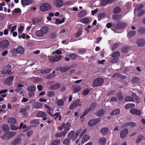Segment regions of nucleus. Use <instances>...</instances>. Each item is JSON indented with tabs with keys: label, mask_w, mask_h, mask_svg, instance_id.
Returning a JSON list of instances; mask_svg holds the SVG:
<instances>
[{
	"label": "nucleus",
	"mask_w": 145,
	"mask_h": 145,
	"mask_svg": "<svg viewBox=\"0 0 145 145\" xmlns=\"http://www.w3.org/2000/svg\"><path fill=\"white\" fill-rule=\"evenodd\" d=\"M48 31V28L47 26L42 27L40 30H37L36 31V35L38 37H42L44 34H46Z\"/></svg>",
	"instance_id": "1"
},
{
	"label": "nucleus",
	"mask_w": 145,
	"mask_h": 145,
	"mask_svg": "<svg viewBox=\"0 0 145 145\" xmlns=\"http://www.w3.org/2000/svg\"><path fill=\"white\" fill-rule=\"evenodd\" d=\"M24 51V48L22 46H19L17 48L12 49L11 51V52L12 53V55L15 56L16 55V52L19 54H22Z\"/></svg>",
	"instance_id": "2"
},
{
	"label": "nucleus",
	"mask_w": 145,
	"mask_h": 145,
	"mask_svg": "<svg viewBox=\"0 0 145 145\" xmlns=\"http://www.w3.org/2000/svg\"><path fill=\"white\" fill-rule=\"evenodd\" d=\"M11 67V65H6L3 68L2 70L1 71V73L2 74H11L12 70L10 69Z\"/></svg>",
	"instance_id": "3"
},
{
	"label": "nucleus",
	"mask_w": 145,
	"mask_h": 145,
	"mask_svg": "<svg viewBox=\"0 0 145 145\" xmlns=\"http://www.w3.org/2000/svg\"><path fill=\"white\" fill-rule=\"evenodd\" d=\"M36 87L34 85L29 86L27 88V89L29 92L28 94V95L29 97H32L35 95V91Z\"/></svg>",
	"instance_id": "4"
},
{
	"label": "nucleus",
	"mask_w": 145,
	"mask_h": 145,
	"mask_svg": "<svg viewBox=\"0 0 145 145\" xmlns=\"http://www.w3.org/2000/svg\"><path fill=\"white\" fill-rule=\"evenodd\" d=\"M16 133V132H14L12 131L8 132H6L3 136L1 137L3 140H7L14 136Z\"/></svg>",
	"instance_id": "5"
},
{
	"label": "nucleus",
	"mask_w": 145,
	"mask_h": 145,
	"mask_svg": "<svg viewBox=\"0 0 145 145\" xmlns=\"http://www.w3.org/2000/svg\"><path fill=\"white\" fill-rule=\"evenodd\" d=\"M103 79L101 78H96L93 81L92 85L95 87H96L101 85L103 83Z\"/></svg>",
	"instance_id": "6"
},
{
	"label": "nucleus",
	"mask_w": 145,
	"mask_h": 145,
	"mask_svg": "<svg viewBox=\"0 0 145 145\" xmlns=\"http://www.w3.org/2000/svg\"><path fill=\"white\" fill-rule=\"evenodd\" d=\"M51 8V7L50 4L46 3L41 5L40 7V9L41 11L44 12L50 10Z\"/></svg>",
	"instance_id": "7"
},
{
	"label": "nucleus",
	"mask_w": 145,
	"mask_h": 145,
	"mask_svg": "<svg viewBox=\"0 0 145 145\" xmlns=\"http://www.w3.org/2000/svg\"><path fill=\"white\" fill-rule=\"evenodd\" d=\"M9 45V42L7 40L0 41V48H5L8 47Z\"/></svg>",
	"instance_id": "8"
},
{
	"label": "nucleus",
	"mask_w": 145,
	"mask_h": 145,
	"mask_svg": "<svg viewBox=\"0 0 145 145\" xmlns=\"http://www.w3.org/2000/svg\"><path fill=\"white\" fill-rule=\"evenodd\" d=\"M136 42L138 46L140 47H143L145 44V40L142 39H137Z\"/></svg>",
	"instance_id": "9"
},
{
	"label": "nucleus",
	"mask_w": 145,
	"mask_h": 145,
	"mask_svg": "<svg viewBox=\"0 0 145 145\" xmlns=\"http://www.w3.org/2000/svg\"><path fill=\"white\" fill-rule=\"evenodd\" d=\"M69 138L72 140V141H74L77 138L74 131H72L70 132L68 135Z\"/></svg>",
	"instance_id": "10"
},
{
	"label": "nucleus",
	"mask_w": 145,
	"mask_h": 145,
	"mask_svg": "<svg viewBox=\"0 0 145 145\" xmlns=\"http://www.w3.org/2000/svg\"><path fill=\"white\" fill-rule=\"evenodd\" d=\"M14 79V77L12 76H9L5 80L4 84L10 85L12 84L11 81Z\"/></svg>",
	"instance_id": "11"
},
{
	"label": "nucleus",
	"mask_w": 145,
	"mask_h": 145,
	"mask_svg": "<svg viewBox=\"0 0 145 145\" xmlns=\"http://www.w3.org/2000/svg\"><path fill=\"white\" fill-rule=\"evenodd\" d=\"M128 129L125 128L120 133V137L121 138H125L128 134Z\"/></svg>",
	"instance_id": "12"
},
{
	"label": "nucleus",
	"mask_w": 145,
	"mask_h": 145,
	"mask_svg": "<svg viewBox=\"0 0 145 145\" xmlns=\"http://www.w3.org/2000/svg\"><path fill=\"white\" fill-rule=\"evenodd\" d=\"M126 25V24L125 23H119L117 24L115 28L116 29H122L125 27Z\"/></svg>",
	"instance_id": "13"
},
{
	"label": "nucleus",
	"mask_w": 145,
	"mask_h": 145,
	"mask_svg": "<svg viewBox=\"0 0 145 145\" xmlns=\"http://www.w3.org/2000/svg\"><path fill=\"white\" fill-rule=\"evenodd\" d=\"M80 103V100L78 99L76 100L73 103V104L71 105L70 107V108L71 109H73L74 108L76 107L78 105L79 106H80L81 105V104H79Z\"/></svg>",
	"instance_id": "14"
},
{
	"label": "nucleus",
	"mask_w": 145,
	"mask_h": 145,
	"mask_svg": "<svg viewBox=\"0 0 145 145\" xmlns=\"http://www.w3.org/2000/svg\"><path fill=\"white\" fill-rule=\"evenodd\" d=\"M22 140V138L20 137H18L13 140L11 142L12 145L18 144Z\"/></svg>",
	"instance_id": "15"
},
{
	"label": "nucleus",
	"mask_w": 145,
	"mask_h": 145,
	"mask_svg": "<svg viewBox=\"0 0 145 145\" xmlns=\"http://www.w3.org/2000/svg\"><path fill=\"white\" fill-rule=\"evenodd\" d=\"M130 112L131 113L134 115H140L141 112L139 110H137L134 108H132L130 109Z\"/></svg>",
	"instance_id": "16"
},
{
	"label": "nucleus",
	"mask_w": 145,
	"mask_h": 145,
	"mask_svg": "<svg viewBox=\"0 0 145 145\" xmlns=\"http://www.w3.org/2000/svg\"><path fill=\"white\" fill-rule=\"evenodd\" d=\"M60 86V85L59 84H54L51 85L49 88L52 90H57L59 88Z\"/></svg>",
	"instance_id": "17"
},
{
	"label": "nucleus",
	"mask_w": 145,
	"mask_h": 145,
	"mask_svg": "<svg viewBox=\"0 0 145 145\" xmlns=\"http://www.w3.org/2000/svg\"><path fill=\"white\" fill-rule=\"evenodd\" d=\"M67 133L66 131L64 130L61 133H56L55 134V137L56 138H57L58 137H60L62 136H65Z\"/></svg>",
	"instance_id": "18"
},
{
	"label": "nucleus",
	"mask_w": 145,
	"mask_h": 145,
	"mask_svg": "<svg viewBox=\"0 0 145 145\" xmlns=\"http://www.w3.org/2000/svg\"><path fill=\"white\" fill-rule=\"evenodd\" d=\"M116 77H118L121 79H124L126 78L125 76L122 75L119 73H116L112 76V78H114Z\"/></svg>",
	"instance_id": "19"
},
{
	"label": "nucleus",
	"mask_w": 145,
	"mask_h": 145,
	"mask_svg": "<svg viewBox=\"0 0 145 145\" xmlns=\"http://www.w3.org/2000/svg\"><path fill=\"white\" fill-rule=\"evenodd\" d=\"M54 5L57 7H61L63 5L62 1L61 0H57L55 2Z\"/></svg>",
	"instance_id": "20"
},
{
	"label": "nucleus",
	"mask_w": 145,
	"mask_h": 145,
	"mask_svg": "<svg viewBox=\"0 0 145 145\" xmlns=\"http://www.w3.org/2000/svg\"><path fill=\"white\" fill-rule=\"evenodd\" d=\"M109 129L107 127H104L102 128L100 130V132L104 135H106L108 133Z\"/></svg>",
	"instance_id": "21"
},
{
	"label": "nucleus",
	"mask_w": 145,
	"mask_h": 145,
	"mask_svg": "<svg viewBox=\"0 0 145 145\" xmlns=\"http://www.w3.org/2000/svg\"><path fill=\"white\" fill-rule=\"evenodd\" d=\"M120 110L119 109L116 108L114 110L110 113V115L112 116H114L117 115L120 112Z\"/></svg>",
	"instance_id": "22"
},
{
	"label": "nucleus",
	"mask_w": 145,
	"mask_h": 145,
	"mask_svg": "<svg viewBox=\"0 0 145 145\" xmlns=\"http://www.w3.org/2000/svg\"><path fill=\"white\" fill-rule=\"evenodd\" d=\"M61 56H58L54 57L53 59L50 61L51 63H52L55 62H57L61 59L62 58Z\"/></svg>",
	"instance_id": "23"
},
{
	"label": "nucleus",
	"mask_w": 145,
	"mask_h": 145,
	"mask_svg": "<svg viewBox=\"0 0 145 145\" xmlns=\"http://www.w3.org/2000/svg\"><path fill=\"white\" fill-rule=\"evenodd\" d=\"M90 137L88 135H86L83 137L81 141L82 144H83L84 142L89 140Z\"/></svg>",
	"instance_id": "24"
},
{
	"label": "nucleus",
	"mask_w": 145,
	"mask_h": 145,
	"mask_svg": "<svg viewBox=\"0 0 145 145\" xmlns=\"http://www.w3.org/2000/svg\"><path fill=\"white\" fill-rule=\"evenodd\" d=\"M8 123L12 124H15L16 123V120L14 118H8Z\"/></svg>",
	"instance_id": "25"
},
{
	"label": "nucleus",
	"mask_w": 145,
	"mask_h": 145,
	"mask_svg": "<svg viewBox=\"0 0 145 145\" xmlns=\"http://www.w3.org/2000/svg\"><path fill=\"white\" fill-rule=\"evenodd\" d=\"M70 59L73 60H74L77 57V55L76 54L74 53H72L69 54L68 55Z\"/></svg>",
	"instance_id": "26"
},
{
	"label": "nucleus",
	"mask_w": 145,
	"mask_h": 145,
	"mask_svg": "<svg viewBox=\"0 0 145 145\" xmlns=\"http://www.w3.org/2000/svg\"><path fill=\"white\" fill-rule=\"evenodd\" d=\"M115 0H101V4L102 5H103L108 3H112Z\"/></svg>",
	"instance_id": "27"
},
{
	"label": "nucleus",
	"mask_w": 145,
	"mask_h": 145,
	"mask_svg": "<svg viewBox=\"0 0 145 145\" xmlns=\"http://www.w3.org/2000/svg\"><path fill=\"white\" fill-rule=\"evenodd\" d=\"M33 106L35 108L38 109L41 108L42 106V105L40 103L37 102L34 103Z\"/></svg>",
	"instance_id": "28"
},
{
	"label": "nucleus",
	"mask_w": 145,
	"mask_h": 145,
	"mask_svg": "<svg viewBox=\"0 0 145 145\" xmlns=\"http://www.w3.org/2000/svg\"><path fill=\"white\" fill-rule=\"evenodd\" d=\"M32 1V0H21L22 4L25 5L31 3Z\"/></svg>",
	"instance_id": "29"
},
{
	"label": "nucleus",
	"mask_w": 145,
	"mask_h": 145,
	"mask_svg": "<svg viewBox=\"0 0 145 145\" xmlns=\"http://www.w3.org/2000/svg\"><path fill=\"white\" fill-rule=\"evenodd\" d=\"M70 68L68 66H64L63 67H61L59 68V70L62 72H65L68 71Z\"/></svg>",
	"instance_id": "30"
},
{
	"label": "nucleus",
	"mask_w": 145,
	"mask_h": 145,
	"mask_svg": "<svg viewBox=\"0 0 145 145\" xmlns=\"http://www.w3.org/2000/svg\"><path fill=\"white\" fill-rule=\"evenodd\" d=\"M136 33V32L135 31H131L128 33L127 35L128 37L131 38L134 36Z\"/></svg>",
	"instance_id": "31"
},
{
	"label": "nucleus",
	"mask_w": 145,
	"mask_h": 145,
	"mask_svg": "<svg viewBox=\"0 0 145 145\" xmlns=\"http://www.w3.org/2000/svg\"><path fill=\"white\" fill-rule=\"evenodd\" d=\"M132 97L135 100H136L137 102L138 103L140 102V99L138 96L136 95L135 93H132L131 95Z\"/></svg>",
	"instance_id": "32"
},
{
	"label": "nucleus",
	"mask_w": 145,
	"mask_h": 145,
	"mask_svg": "<svg viewBox=\"0 0 145 145\" xmlns=\"http://www.w3.org/2000/svg\"><path fill=\"white\" fill-rule=\"evenodd\" d=\"M71 125L69 122H67L65 124V126H64L65 129L64 131H65L67 133L68 131L69 130V127L71 126Z\"/></svg>",
	"instance_id": "33"
},
{
	"label": "nucleus",
	"mask_w": 145,
	"mask_h": 145,
	"mask_svg": "<svg viewBox=\"0 0 145 145\" xmlns=\"http://www.w3.org/2000/svg\"><path fill=\"white\" fill-rule=\"evenodd\" d=\"M143 6L144 5L143 4H139L134 9V12L136 11L138 12L141 10L143 8Z\"/></svg>",
	"instance_id": "34"
},
{
	"label": "nucleus",
	"mask_w": 145,
	"mask_h": 145,
	"mask_svg": "<svg viewBox=\"0 0 145 145\" xmlns=\"http://www.w3.org/2000/svg\"><path fill=\"white\" fill-rule=\"evenodd\" d=\"M138 33L140 34H143L145 33V28L144 27H139L138 29Z\"/></svg>",
	"instance_id": "35"
},
{
	"label": "nucleus",
	"mask_w": 145,
	"mask_h": 145,
	"mask_svg": "<svg viewBox=\"0 0 145 145\" xmlns=\"http://www.w3.org/2000/svg\"><path fill=\"white\" fill-rule=\"evenodd\" d=\"M106 142V139L105 137L100 138L99 140V142L101 145H104Z\"/></svg>",
	"instance_id": "36"
},
{
	"label": "nucleus",
	"mask_w": 145,
	"mask_h": 145,
	"mask_svg": "<svg viewBox=\"0 0 145 145\" xmlns=\"http://www.w3.org/2000/svg\"><path fill=\"white\" fill-rule=\"evenodd\" d=\"M105 112L104 110L100 109L97 112L96 115L98 116H100L103 115Z\"/></svg>",
	"instance_id": "37"
},
{
	"label": "nucleus",
	"mask_w": 145,
	"mask_h": 145,
	"mask_svg": "<svg viewBox=\"0 0 145 145\" xmlns=\"http://www.w3.org/2000/svg\"><path fill=\"white\" fill-rule=\"evenodd\" d=\"M87 14V12L85 10H82L79 12L78 14V16L82 17L85 16Z\"/></svg>",
	"instance_id": "38"
},
{
	"label": "nucleus",
	"mask_w": 145,
	"mask_h": 145,
	"mask_svg": "<svg viewBox=\"0 0 145 145\" xmlns=\"http://www.w3.org/2000/svg\"><path fill=\"white\" fill-rule=\"evenodd\" d=\"M24 86L21 84H18L17 85V88L15 90L17 92H20L22 90V88L21 87H23Z\"/></svg>",
	"instance_id": "39"
},
{
	"label": "nucleus",
	"mask_w": 145,
	"mask_h": 145,
	"mask_svg": "<svg viewBox=\"0 0 145 145\" xmlns=\"http://www.w3.org/2000/svg\"><path fill=\"white\" fill-rule=\"evenodd\" d=\"M46 115L45 112L40 111L37 114L36 116L38 117H42L45 116Z\"/></svg>",
	"instance_id": "40"
},
{
	"label": "nucleus",
	"mask_w": 145,
	"mask_h": 145,
	"mask_svg": "<svg viewBox=\"0 0 145 145\" xmlns=\"http://www.w3.org/2000/svg\"><path fill=\"white\" fill-rule=\"evenodd\" d=\"M139 81V78L138 77H134L132 79V83L133 84H135L138 83Z\"/></svg>",
	"instance_id": "41"
},
{
	"label": "nucleus",
	"mask_w": 145,
	"mask_h": 145,
	"mask_svg": "<svg viewBox=\"0 0 145 145\" xmlns=\"http://www.w3.org/2000/svg\"><path fill=\"white\" fill-rule=\"evenodd\" d=\"M65 18H63L61 20L59 19H56V24H60L63 22L65 21Z\"/></svg>",
	"instance_id": "42"
},
{
	"label": "nucleus",
	"mask_w": 145,
	"mask_h": 145,
	"mask_svg": "<svg viewBox=\"0 0 145 145\" xmlns=\"http://www.w3.org/2000/svg\"><path fill=\"white\" fill-rule=\"evenodd\" d=\"M121 11V8L120 7H117L114 9L113 12L114 14H118Z\"/></svg>",
	"instance_id": "43"
},
{
	"label": "nucleus",
	"mask_w": 145,
	"mask_h": 145,
	"mask_svg": "<svg viewBox=\"0 0 145 145\" xmlns=\"http://www.w3.org/2000/svg\"><path fill=\"white\" fill-rule=\"evenodd\" d=\"M106 14L105 13H101L98 15V18L99 20H101V19L105 18Z\"/></svg>",
	"instance_id": "44"
},
{
	"label": "nucleus",
	"mask_w": 145,
	"mask_h": 145,
	"mask_svg": "<svg viewBox=\"0 0 145 145\" xmlns=\"http://www.w3.org/2000/svg\"><path fill=\"white\" fill-rule=\"evenodd\" d=\"M60 140L59 139L55 140L52 142L50 145H57L59 144Z\"/></svg>",
	"instance_id": "45"
},
{
	"label": "nucleus",
	"mask_w": 145,
	"mask_h": 145,
	"mask_svg": "<svg viewBox=\"0 0 145 145\" xmlns=\"http://www.w3.org/2000/svg\"><path fill=\"white\" fill-rule=\"evenodd\" d=\"M81 22L84 24H87L89 22V18H82L81 20Z\"/></svg>",
	"instance_id": "46"
},
{
	"label": "nucleus",
	"mask_w": 145,
	"mask_h": 145,
	"mask_svg": "<svg viewBox=\"0 0 145 145\" xmlns=\"http://www.w3.org/2000/svg\"><path fill=\"white\" fill-rule=\"evenodd\" d=\"M143 136L141 134L138 135L137 137V138L136 140V142L137 143H139L143 137Z\"/></svg>",
	"instance_id": "47"
},
{
	"label": "nucleus",
	"mask_w": 145,
	"mask_h": 145,
	"mask_svg": "<svg viewBox=\"0 0 145 145\" xmlns=\"http://www.w3.org/2000/svg\"><path fill=\"white\" fill-rule=\"evenodd\" d=\"M135 106V105L134 104H128L125 105V108L126 109H128L129 108L134 107Z\"/></svg>",
	"instance_id": "48"
},
{
	"label": "nucleus",
	"mask_w": 145,
	"mask_h": 145,
	"mask_svg": "<svg viewBox=\"0 0 145 145\" xmlns=\"http://www.w3.org/2000/svg\"><path fill=\"white\" fill-rule=\"evenodd\" d=\"M50 70V68H46L45 69H42L41 71V72L43 74L48 73Z\"/></svg>",
	"instance_id": "49"
},
{
	"label": "nucleus",
	"mask_w": 145,
	"mask_h": 145,
	"mask_svg": "<svg viewBox=\"0 0 145 145\" xmlns=\"http://www.w3.org/2000/svg\"><path fill=\"white\" fill-rule=\"evenodd\" d=\"M129 49V48L128 47L125 46L123 47L122 49L121 52L122 53L125 54L127 53Z\"/></svg>",
	"instance_id": "50"
},
{
	"label": "nucleus",
	"mask_w": 145,
	"mask_h": 145,
	"mask_svg": "<svg viewBox=\"0 0 145 145\" xmlns=\"http://www.w3.org/2000/svg\"><path fill=\"white\" fill-rule=\"evenodd\" d=\"M2 129L4 131H7L9 129V128L7 125L5 124L2 125Z\"/></svg>",
	"instance_id": "51"
},
{
	"label": "nucleus",
	"mask_w": 145,
	"mask_h": 145,
	"mask_svg": "<svg viewBox=\"0 0 145 145\" xmlns=\"http://www.w3.org/2000/svg\"><path fill=\"white\" fill-rule=\"evenodd\" d=\"M82 33V29L81 27L78 28V30L77 33L75 34V36L77 37L79 36Z\"/></svg>",
	"instance_id": "52"
},
{
	"label": "nucleus",
	"mask_w": 145,
	"mask_h": 145,
	"mask_svg": "<svg viewBox=\"0 0 145 145\" xmlns=\"http://www.w3.org/2000/svg\"><path fill=\"white\" fill-rule=\"evenodd\" d=\"M96 103L95 102H93L90 105V107L88 108L90 111L93 110L96 106Z\"/></svg>",
	"instance_id": "53"
},
{
	"label": "nucleus",
	"mask_w": 145,
	"mask_h": 145,
	"mask_svg": "<svg viewBox=\"0 0 145 145\" xmlns=\"http://www.w3.org/2000/svg\"><path fill=\"white\" fill-rule=\"evenodd\" d=\"M120 55V52L118 51H116L114 52L112 55V57H118Z\"/></svg>",
	"instance_id": "54"
},
{
	"label": "nucleus",
	"mask_w": 145,
	"mask_h": 145,
	"mask_svg": "<svg viewBox=\"0 0 145 145\" xmlns=\"http://www.w3.org/2000/svg\"><path fill=\"white\" fill-rule=\"evenodd\" d=\"M81 87L80 86H79L78 87L74 88L72 90V91L74 93H76L80 91L81 90Z\"/></svg>",
	"instance_id": "55"
},
{
	"label": "nucleus",
	"mask_w": 145,
	"mask_h": 145,
	"mask_svg": "<svg viewBox=\"0 0 145 145\" xmlns=\"http://www.w3.org/2000/svg\"><path fill=\"white\" fill-rule=\"evenodd\" d=\"M125 100V101H134L133 98L130 96L126 97Z\"/></svg>",
	"instance_id": "56"
},
{
	"label": "nucleus",
	"mask_w": 145,
	"mask_h": 145,
	"mask_svg": "<svg viewBox=\"0 0 145 145\" xmlns=\"http://www.w3.org/2000/svg\"><path fill=\"white\" fill-rule=\"evenodd\" d=\"M57 36L56 32L51 33L50 35V38L51 39H54L56 38Z\"/></svg>",
	"instance_id": "57"
},
{
	"label": "nucleus",
	"mask_w": 145,
	"mask_h": 145,
	"mask_svg": "<svg viewBox=\"0 0 145 145\" xmlns=\"http://www.w3.org/2000/svg\"><path fill=\"white\" fill-rule=\"evenodd\" d=\"M57 105L61 106L63 105L64 102L62 99H59L57 100Z\"/></svg>",
	"instance_id": "58"
},
{
	"label": "nucleus",
	"mask_w": 145,
	"mask_h": 145,
	"mask_svg": "<svg viewBox=\"0 0 145 145\" xmlns=\"http://www.w3.org/2000/svg\"><path fill=\"white\" fill-rule=\"evenodd\" d=\"M29 108V106L27 105L26 106V108H23L21 109L20 112V113H23L25 112H26Z\"/></svg>",
	"instance_id": "59"
},
{
	"label": "nucleus",
	"mask_w": 145,
	"mask_h": 145,
	"mask_svg": "<svg viewBox=\"0 0 145 145\" xmlns=\"http://www.w3.org/2000/svg\"><path fill=\"white\" fill-rule=\"evenodd\" d=\"M121 16V15L120 14L115 15L112 16V18L114 20H118L120 19Z\"/></svg>",
	"instance_id": "60"
},
{
	"label": "nucleus",
	"mask_w": 145,
	"mask_h": 145,
	"mask_svg": "<svg viewBox=\"0 0 145 145\" xmlns=\"http://www.w3.org/2000/svg\"><path fill=\"white\" fill-rule=\"evenodd\" d=\"M128 125L130 126L131 127H134L136 126V124L133 122H128Z\"/></svg>",
	"instance_id": "61"
},
{
	"label": "nucleus",
	"mask_w": 145,
	"mask_h": 145,
	"mask_svg": "<svg viewBox=\"0 0 145 145\" xmlns=\"http://www.w3.org/2000/svg\"><path fill=\"white\" fill-rule=\"evenodd\" d=\"M117 97L120 100H121L123 99V97L122 95V93L120 92H119L117 93Z\"/></svg>",
	"instance_id": "62"
},
{
	"label": "nucleus",
	"mask_w": 145,
	"mask_h": 145,
	"mask_svg": "<svg viewBox=\"0 0 145 145\" xmlns=\"http://www.w3.org/2000/svg\"><path fill=\"white\" fill-rule=\"evenodd\" d=\"M145 12V11L144 10H142L139 12H138L137 14V16H140L142 15Z\"/></svg>",
	"instance_id": "63"
},
{
	"label": "nucleus",
	"mask_w": 145,
	"mask_h": 145,
	"mask_svg": "<svg viewBox=\"0 0 145 145\" xmlns=\"http://www.w3.org/2000/svg\"><path fill=\"white\" fill-rule=\"evenodd\" d=\"M70 140L68 138L65 139L63 142V143L65 145H69V144Z\"/></svg>",
	"instance_id": "64"
}]
</instances>
